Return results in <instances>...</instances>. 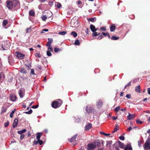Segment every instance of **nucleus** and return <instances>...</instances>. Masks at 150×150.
Segmentation results:
<instances>
[{
	"mask_svg": "<svg viewBox=\"0 0 150 150\" xmlns=\"http://www.w3.org/2000/svg\"><path fill=\"white\" fill-rule=\"evenodd\" d=\"M7 6L9 9H11L15 7L17 5L19 4L18 1L13 0L12 1L8 0L6 1Z\"/></svg>",
	"mask_w": 150,
	"mask_h": 150,
	"instance_id": "nucleus-1",
	"label": "nucleus"
},
{
	"mask_svg": "<svg viewBox=\"0 0 150 150\" xmlns=\"http://www.w3.org/2000/svg\"><path fill=\"white\" fill-rule=\"evenodd\" d=\"M100 143L98 141L89 144L88 145V150H93L96 147H98L100 146Z\"/></svg>",
	"mask_w": 150,
	"mask_h": 150,
	"instance_id": "nucleus-2",
	"label": "nucleus"
},
{
	"mask_svg": "<svg viewBox=\"0 0 150 150\" xmlns=\"http://www.w3.org/2000/svg\"><path fill=\"white\" fill-rule=\"evenodd\" d=\"M8 41H4L0 43V50H7L9 47Z\"/></svg>",
	"mask_w": 150,
	"mask_h": 150,
	"instance_id": "nucleus-3",
	"label": "nucleus"
},
{
	"mask_svg": "<svg viewBox=\"0 0 150 150\" xmlns=\"http://www.w3.org/2000/svg\"><path fill=\"white\" fill-rule=\"evenodd\" d=\"M58 101H54L52 104V107L54 108H56L59 107L62 104V101L61 100H58Z\"/></svg>",
	"mask_w": 150,
	"mask_h": 150,
	"instance_id": "nucleus-4",
	"label": "nucleus"
},
{
	"mask_svg": "<svg viewBox=\"0 0 150 150\" xmlns=\"http://www.w3.org/2000/svg\"><path fill=\"white\" fill-rule=\"evenodd\" d=\"M71 26L72 27H77L79 26V21L77 19L73 18L71 22Z\"/></svg>",
	"mask_w": 150,
	"mask_h": 150,
	"instance_id": "nucleus-5",
	"label": "nucleus"
},
{
	"mask_svg": "<svg viewBox=\"0 0 150 150\" xmlns=\"http://www.w3.org/2000/svg\"><path fill=\"white\" fill-rule=\"evenodd\" d=\"M17 57L19 59H23L25 56V54L19 52H16L15 54Z\"/></svg>",
	"mask_w": 150,
	"mask_h": 150,
	"instance_id": "nucleus-6",
	"label": "nucleus"
},
{
	"mask_svg": "<svg viewBox=\"0 0 150 150\" xmlns=\"http://www.w3.org/2000/svg\"><path fill=\"white\" fill-rule=\"evenodd\" d=\"M144 149L145 150L150 149V139L149 138H148L146 141L144 145Z\"/></svg>",
	"mask_w": 150,
	"mask_h": 150,
	"instance_id": "nucleus-7",
	"label": "nucleus"
},
{
	"mask_svg": "<svg viewBox=\"0 0 150 150\" xmlns=\"http://www.w3.org/2000/svg\"><path fill=\"white\" fill-rule=\"evenodd\" d=\"M124 144L120 142L118 143V144L116 146L115 150H123Z\"/></svg>",
	"mask_w": 150,
	"mask_h": 150,
	"instance_id": "nucleus-8",
	"label": "nucleus"
},
{
	"mask_svg": "<svg viewBox=\"0 0 150 150\" xmlns=\"http://www.w3.org/2000/svg\"><path fill=\"white\" fill-rule=\"evenodd\" d=\"M85 110L88 113L94 112L95 111V109L93 108L87 106L86 107Z\"/></svg>",
	"mask_w": 150,
	"mask_h": 150,
	"instance_id": "nucleus-9",
	"label": "nucleus"
},
{
	"mask_svg": "<svg viewBox=\"0 0 150 150\" xmlns=\"http://www.w3.org/2000/svg\"><path fill=\"white\" fill-rule=\"evenodd\" d=\"M127 119L128 120H130L131 119H133L134 118V116L132 114H130L129 113V115L127 116Z\"/></svg>",
	"mask_w": 150,
	"mask_h": 150,
	"instance_id": "nucleus-10",
	"label": "nucleus"
},
{
	"mask_svg": "<svg viewBox=\"0 0 150 150\" xmlns=\"http://www.w3.org/2000/svg\"><path fill=\"white\" fill-rule=\"evenodd\" d=\"M102 103L101 100H99L97 102V106L98 108H100L102 107Z\"/></svg>",
	"mask_w": 150,
	"mask_h": 150,
	"instance_id": "nucleus-11",
	"label": "nucleus"
},
{
	"mask_svg": "<svg viewBox=\"0 0 150 150\" xmlns=\"http://www.w3.org/2000/svg\"><path fill=\"white\" fill-rule=\"evenodd\" d=\"M16 98L17 97L15 95H11L10 96V99L13 101L15 100Z\"/></svg>",
	"mask_w": 150,
	"mask_h": 150,
	"instance_id": "nucleus-12",
	"label": "nucleus"
},
{
	"mask_svg": "<svg viewBox=\"0 0 150 150\" xmlns=\"http://www.w3.org/2000/svg\"><path fill=\"white\" fill-rule=\"evenodd\" d=\"M124 150H132L131 145L130 144H128L126 146L124 149Z\"/></svg>",
	"mask_w": 150,
	"mask_h": 150,
	"instance_id": "nucleus-13",
	"label": "nucleus"
},
{
	"mask_svg": "<svg viewBox=\"0 0 150 150\" xmlns=\"http://www.w3.org/2000/svg\"><path fill=\"white\" fill-rule=\"evenodd\" d=\"M53 42V40L52 38H48V41L47 44L46 45V46H51V44Z\"/></svg>",
	"mask_w": 150,
	"mask_h": 150,
	"instance_id": "nucleus-14",
	"label": "nucleus"
},
{
	"mask_svg": "<svg viewBox=\"0 0 150 150\" xmlns=\"http://www.w3.org/2000/svg\"><path fill=\"white\" fill-rule=\"evenodd\" d=\"M18 123V120L17 119H15L14 120V121L13 123V128L16 127Z\"/></svg>",
	"mask_w": 150,
	"mask_h": 150,
	"instance_id": "nucleus-15",
	"label": "nucleus"
},
{
	"mask_svg": "<svg viewBox=\"0 0 150 150\" xmlns=\"http://www.w3.org/2000/svg\"><path fill=\"white\" fill-rule=\"evenodd\" d=\"M91 126H92L91 124H90L87 125L85 126V130L86 131H87V130H89V129H91Z\"/></svg>",
	"mask_w": 150,
	"mask_h": 150,
	"instance_id": "nucleus-16",
	"label": "nucleus"
},
{
	"mask_svg": "<svg viewBox=\"0 0 150 150\" xmlns=\"http://www.w3.org/2000/svg\"><path fill=\"white\" fill-rule=\"evenodd\" d=\"M4 79V75L3 73L0 74V81L2 82Z\"/></svg>",
	"mask_w": 150,
	"mask_h": 150,
	"instance_id": "nucleus-17",
	"label": "nucleus"
},
{
	"mask_svg": "<svg viewBox=\"0 0 150 150\" xmlns=\"http://www.w3.org/2000/svg\"><path fill=\"white\" fill-rule=\"evenodd\" d=\"M90 28L91 30V31L93 32H95V31H96L97 30L96 28L93 25H90Z\"/></svg>",
	"mask_w": 150,
	"mask_h": 150,
	"instance_id": "nucleus-18",
	"label": "nucleus"
},
{
	"mask_svg": "<svg viewBox=\"0 0 150 150\" xmlns=\"http://www.w3.org/2000/svg\"><path fill=\"white\" fill-rule=\"evenodd\" d=\"M77 136V134H76L74 135V137H72L70 140L69 141L71 142L74 141H75L76 140V137Z\"/></svg>",
	"mask_w": 150,
	"mask_h": 150,
	"instance_id": "nucleus-19",
	"label": "nucleus"
},
{
	"mask_svg": "<svg viewBox=\"0 0 150 150\" xmlns=\"http://www.w3.org/2000/svg\"><path fill=\"white\" fill-rule=\"evenodd\" d=\"M135 91L136 92L140 93V86H138L136 87L135 88Z\"/></svg>",
	"mask_w": 150,
	"mask_h": 150,
	"instance_id": "nucleus-20",
	"label": "nucleus"
},
{
	"mask_svg": "<svg viewBox=\"0 0 150 150\" xmlns=\"http://www.w3.org/2000/svg\"><path fill=\"white\" fill-rule=\"evenodd\" d=\"M115 26L114 24H112L110 26V30L111 31H114L115 28Z\"/></svg>",
	"mask_w": 150,
	"mask_h": 150,
	"instance_id": "nucleus-21",
	"label": "nucleus"
},
{
	"mask_svg": "<svg viewBox=\"0 0 150 150\" xmlns=\"http://www.w3.org/2000/svg\"><path fill=\"white\" fill-rule=\"evenodd\" d=\"M42 133H38L37 134L36 139L38 140H39L40 139Z\"/></svg>",
	"mask_w": 150,
	"mask_h": 150,
	"instance_id": "nucleus-22",
	"label": "nucleus"
},
{
	"mask_svg": "<svg viewBox=\"0 0 150 150\" xmlns=\"http://www.w3.org/2000/svg\"><path fill=\"white\" fill-rule=\"evenodd\" d=\"M26 131V129H24L22 130L18 131L17 132L19 134H21L25 133Z\"/></svg>",
	"mask_w": 150,
	"mask_h": 150,
	"instance_id": "nucleus-23",
	"label": "nucleus"
},
{
	"mask_svg": "<svg viewBox=\"0 0 150 150\" xmlns=\"http://www.w3.org/2000/svg\"><path fill=\"white\" fill-rule=\"evenodd\" d=\"M18 93L20 97L21 98H23L24 96L23 93L22 92V91L21 90H19Z\"/></svg>",
	"mask_w": 150,
	"mask_h": 150,
	"instance_id": "nucleus-24",
	"label": "nucleus"
},
{
	"mask_svg": "<svg viewBox=\"0 0 150 150\" xmlns=\"http://www.w3.org/2000/svg\"><path fill=\"white\" fill-rule=\"evenodd\" d=\"M106 145L108 146H110L112 143V141H107L106 142Z\"/></svg>",
	"mask_w": 150,
	"mask_h": 150,
	"instance_id": "nucleus-25",
	"label": "nucleus"
},
{
	"mask_svg": "<svg viewBox=\"0 0 150 150\" xmlns=\"http://www.w3.org/2000/svg\"><path fill=\"white\" fill-rule=\"evenodd\" d=\"M119 126L118 125H115V127L113 131L112 132V133H113L115 132H116L117 130L118 129Z\"/></svg>",
	"mask_w": 150,
	"mask_h": 150,
	"instance_id": "nucleus-26",
	"label": "nucleus"
},
{
	"mask_svg": "<svg viewBox=\"0 0 150 150\" xmlns=\"http://www.w3.org/2000/svg\"><path fill=\"white\" fill-rule=\"evenodd\" d=\"M71 35H73L74 37H76L77 36V33L75 31L72 32L71 33Z\"/></svg>",
	"mask_w": 150,
	"mask_h": 150,
	"instance_id": "nucleus-27",
	"label": "nucleus"
},
{
	"mask_svg": "<svg viewBox=\"0 0 150 150\" xmlns=\"http://www.w3.org/2000/svg\"><path fill=\"white\" fill-rule=\"evenodd\" d=\"M74 44L75 45H79L80 44L79 41L78 40H76L75 41V42L74 43Z\"/></svg>",
	"mask_w": 150,
	"mask_h": 150,
	"instance_id": "nucleus-28",
	"label": "nucleus"
},
{
	"mask_svg": "<svg viewBox=\"0 0 150 150\" xmlns=\"http://www.w3.org/2000/svg\"><path fill=\"white\" fill-rule=\"evenodd\" d=\"M119 39V37H116L115 36H112L111 38V39L112 40H118Z\"/></svg>",
	"mask_w": 150,
	"mask_h": 150,
	"instance_id": "nucleus-29",
	"label": "nucleus"
},
{
	"mask_svg": "<svg viewBox=\"0 0 150 150\" xmlns=\"http://www.w3.org/2000/svg\"><path fill=\"white\" fill-rule=\"evenodd\" d=\"M16 110V109H14L11 112L10 115V116L11 118H12L13 117V114Z\"/></svg>",
	"mask_w": 150,
	"mask_h": 150,
	"instance_id": "nucleus-30",
	"label": "nucleus"
},
{
	"mask_svg": "<svg viewBox=\"0 0 150 150\" xmlns=\"http://www.w3.org/2000/svg\"><path fill=\"white\" fill-rule=\"evenodd\" d=\"M20 71L21 73L23 74H26V72L25 69L24 68H22L21 69Z\"/></svg>",
	"mask_w": 150,
	"mask_h": 150,
	"instance_id": "nucleus-31",
	"label": "nucleus"
},
{
	"mask_svg": "<svg viewBox=\"0 0 150 150\" xmlns=\"http://www.w3.org/2000/svg\"><path fill=\"white\" fill-rule=\"evenodd\" d=\"M93 34L92 36H96L98 35H100L99 33H98V34H97V33L96 32V31H95V32H93Z\"/></svg>",
	"mask_w": 150,
	"mask_h": 150,
	"instance_id": "nucleus-32",
	"label": "nucleus"
},
{
	"mask_svg": "<svg viewBox=\"0 0 150 150\" xmlns=\"http://www.w3.org/2000/svg\"><path fill=\"white\" fill-rule=\"evenodd\" d=\"M66 33L65 31L60 32L59 33V34L61 35H64L66 34Z\"/></svg>",
	"mask_w": 150,
	"mask_h": 150,
	"instance_id": "nucleus-33",
	"label": "nucleus"
},
{
	"mask_svg": "<svg viewBox=\"0 0 150 150\" xmlns=\"http://www.w3.org/2000/svg\"><path fill=\"white\" fill-rule=\"evenodd\" d=\"M100 134H103L105 136H109L110 134H106L103 132H100Z\"/></svg>",
	"mask_w": 150,
	"mask_h": 150,
	"instance_id": "nucleus-34",
	"label": "nucleus"
},
{
	"mask_svg": "<svg viewBox=\"0 0 150 150\" xmlns=\"http://www.w3.org/2000/svg\"><path fill=\"white\" fill-rule=\"evenodd\" d=\"M47 16L46 15L43 16L42 17V19L44 21H45L47 19Z\"/></svg>",
	"mask_w": 150,
	"mask_h": 150,
	"instance_id": "nucleus-35",
	"label": "nucleus"
},
{
	"mask_svg": "<svg viewBox=\"0 0 150 150\" xmlns=\"http://www.w3.org/2000/svg\"><path fill=\"white\" fill-rule=\"evenodd\" d=\"M32 112V110L31 109H30L29 111L25 112L24 113L26 114H30Z\"/></svg>",
	"mask_w": 150,
	"mask_h": 150,
	"instance_id": "nucleus-36",
	"label": "nucleus"
},
{
	"mask_svg": "<svg viewBox=\"0 0 150 150\" xmlns=\"http://www.w3.org/2000/svg\"><path fill=\"white\" fill-rule=\"evenodd\" d=\"M8 23V21L6 20H4L3 21V24L4 26H5Z\"/></svg>",
	"mask_w": 150,
	"mask_h": 150,
	"instance_id": "nucleus-37",
	"label": "nucleus"
},
{
	"mask_svg": "<svg viewBox=\"0 0 150 150\" xmlns=\"http://www.w3.org/2000/svg\"><path fill=\"white\" fill-rule=\"evenodd\" d=\"M49 47L48 50V51H50L52 52L53 51V49L52 48V47L51 46H49Z\"/></svg>",
	"mask_w": 150,
	"mask_h": 150,
	"instance_id": "nucleus-38",
	"label": "nucleus"
},
{
	"mask_svg": "<svg viewBox=\"0 0 150 150\" xmlns=\"http://www.w3.org/2000/svg\"><path fill=\"white\" fill-rule=\"evenodd\" d=\"M136 122H137V123L138 125L142 124L143 122L142 121L139 120H137L136 121Z\"/></svg>",
	"mask_w": 150,
	"mask_h": 150,
	"instance_id": "nucleus-39",
	"label": "nucleus"
},
{
	"mask_svg": "<svg viewBox=\"0 0 150 150\" xmlns=\"http://www.w3.org/2000/svg\"><path fill=\"white\" fill-rule=\"evenodd\" d=\"M34 12L33 11L31 10L29 12V14L30 16H33L34 15Z\"/></svg>",
	"mask_w": 150,
	"mask_h": 150,
	"instance_id": "nucleus-40",
	"label": "nucleus"
},
{
	"mask_svg": "<svg viewBox=\"0 0 150 150\" xmlns=\"http://www.w3.org/2000/svg\"><path fill=\"white\" fill-rule=\"evenodd\" d=\"M48 30L47 29H43L41 33H45V32H48Z\"/></svg>",
	"mask_w": 150,
	"mask_h": 150,
	"instance_id": "nucleus-41",
	"label": "nucleus"
},
{
	"mask_svg": "<svg viewBox=\"0 0 150 150\" xmlns=\"http://www.w3.org/2000/svg\"><path fill=\"white\" fill-rule=\"evenodd\" d=\"M9 122L8 121H7L4 124L5 127H7L9 124Z\"/></svg>",
	"mask_w": 150,
	"mask_h": 150,
	"instance_id": "nucleus-42",
	"label": "nucleus"
},
{
	"mask_svg": "<svg viewBox=\"0 0 150 150\" xmlns=\"http://www.w3.org/2000/svg\"><path fill=\"white\" fill-rule=\"evenodd\" d=\"M35 56L37 57L40 58L41 57V55L39 53H36L35 54Z\"/></svg>",
	"mask_w": 150,
	"mask_h": 150,
	"instance_id": "nucleus-43",
	"label": "nucleus"
},
{
	"mask_svg": "<svg viewBox=\"0 0 150 150\" xmlns=\"http://www.w3.org/2000/svg\"><path fill=\"white\" fill-rule=\"evenodd\" d=\"M50 51H47V54L48 56H50L52 55L51 53L50 52Z\"/></svg>",
	"mask_w": 150,
	"mask_h": 150,
	"instance_id": "nucleus-44",
	"label": "nucleus"
},
{
	"mask_svg": "<svg viewBox=\"0 0 150 150\" xmlns=\"http://www.w3.org/2000/svg\"><path fill=\"white\" fill-rule=\"evenodd\" d=\"M98 35V36L97 38V39L100 40L102 38L103 35L101 34V35L100 34L99 35Z\"/></svg>",
	"mask_w": 150,
	"mask_h": 150,
	"instance_id": "nucleus-45",
	"label": "nucleus"
},
{
	"mask_svg": "<svg viewBox=\"0 0 150 150\" xmlns=\"http://www.w3.org/2000/svg\"><path fill=\"white\" fill-rule=\"evenodd\" d=\"M30 75H35L34 71L33 69H31Z\"/></svg>",
	"mask_w": 150,
	"mask_h": 150,
	"instance_id": "nucleus-46",
	"label": "nucleus"
},
{
	"mask_svg": "<svg viewBox=\"0 0 150 150\" xmlns=\"http://www.w3.org/2000/svg\"><path fill=\"white\" fill-rule=\"evenodd\" d=\"M89 21L92 22H94L96 21V19L94 18H90L89 19Z\"/></svg>",
	"mask_w": 150,
	"mask_h": 150,
	"instance_id": "nucleus-47",
	"label": "nucleus"
},
{
	"mask_svg": "<svg viewBox=\"0 0 150 150\" xmlns=\"http://www.w3.org/2000/svg\"><path fill=\"white\" fill-rule=\"evenodd\" d=\"M54 51L55 52H57L58 51H60L61 50L60 49L57 48H55L54 49Z\"/></svg>",
	"mask_w": 150,
	"mask_h": 150,
	"instance_id": "nucleus-48",
	"label": "nucleus"
},
{
	"mask_svg": "<svg viewBox=\"0 0 150 150\" xmlns=\"http://www.w3.org/2000/svg\"><path fill=\"white\" fill-rule=\"evenodd\" d=\"M61 4H60V3H59V2H57V7L58 8H60L61 6Z\"/></svg>",
	"mask_w": 150,
	"mask_h": 150,
	"instance_id": "nucleus-49",
	"label": "nucleus"
},
{
	"mask_svg": "<svg viewBox=\"0 0 150 150\" xmlns=\"http://www.w3.org/2000/svg\"><path fill=\"white\" fill-rule=\"evenodd\" d=\"M120 110V107L119 106H118L115 109V110L116 112Z\"/></svg>",
	"mask_w": 150,
	"mask_h": 150,
	"instance_id": "nucleus-50",
	"label": "nucleus"
},
{
	"mask_svg": "<svg viewBox=\"0 0 150 150\" xmlns=\"http://www.w3.org/2000/svg\"><path fill=\"white\" fill-rule=\"evenodd\" d=\"M100 29L103 31H105L106 30V28L105 27H102L100 28Z\"/></svg>",
	"mask_w": 150,
	"mask_h": 150,
	"instance_id": "nucleus-51",
	"label": "nucleus"
},
{
	"mask_svg": "<svg viewBox=\"0 0 150 150\" xmlns=\"http://www.w3.org/2000/svg\"><path fill=\"white\" fill-rule=\"evenodd\" d=\"M131 85V82H129L125 86V88H126L127 87H128V86H130Z\"/></svg>",
	"mask_w": 150,
	"mask_h": 150,
	"instance_id": "nucleus-52",
	"label": "nucleus"
},
{
	"mask_svg": "<svg viewBox=\"0 0 150 150\" xmlns=\"http://www.w3.org/2000/svg\"><path fill=\"white\" fill-rule=\"evenodd\" d=\"M126 97L129 99H130L131 98V95L130 94H127L126 95Z\"/></svg>",
	"mask_w": 150,
	"mask_h": 150,
	"instance_id": "nucleus-53",
	"label": "nucleus"
},
{
	"mask_svg": "<svg viewBox=\"0 0 150 150\" xmlns=\"http://www.w3.org/2000/svg\"><path fill=\"white\" fill-rule=\"evenodd\" d=\"M54 2L53 1H50L48 2L49 4L51 6L53 5Z\"/></svg>",
	"mask_w": 150,
	"mask_h": 150,
	"instance_id": "nucleus-54",
	"label": "nucleus"
},
{
	"mask_svg": "<svg viewBox=\"0 0 150 150\" xmlns=\"http://www.w3.org/2000/svg\"><path fill=\"white\" fill-rule=\"evenodd\" d=\"M119 139L121 140H124L125 139V138L124 136H122L119 137Z\"/></svg>",
	"mask_w": 150,
	"mask_h": 150,
	"instance_id": "nucleus-55",
	"label": "nucleus"
},
{
	"mask_svg": "<svg viewBox=\"0 0 150 150\" xmlns=\"http://www.w3.org/2000/svg\"><path fill=\"white\" fill-rule=\"evenodd\" d=\"M38 105H36L35 106H32L31 107V108H38Z\"/></svg>",
	"mask_w": 150,
	"mask_h": 150,
	"instance_id": "nucleus-56",
	"label": "nucleus"
},
{
	"mask_svg": "<svg viewBox=\"0 0 150 150\" xmlns=\"http://www.w3.org/2000/svg\"><path fill=\"white\" fill-rule=\"evenodd\" d=\"M38 143L40 145H41L43 143V142L40 140H38Z\"/></svg>",
	"mask_w": 150,
	"mask_h": 150,
	"instance_id": "nucleus-57",
	"label": "nucleus"
},
{
	"mask_svg": "<svg viewBox=\"0 0 150 150\" xmlns=\"http://www.w3.org/2000/svg\"><path fill=\"white\" fill-rule=\"evenodd\" d=\"M24 137V135L23 134H21L20 136V139L21 140H22L23 139Z\"/></svg>",
	"mask_w": 150,
	"mask_h": 150,
	"instance_id": "nucleus-58",
	"label": "nucleus"
},
{
	"mask_svg": "<svg viewBox=\"0 0 150 150\" xmlns=\"http://www.w3.org/2000/svg\"><path fill=\"white\" fill-rule=\"evenodd\" d=\"M26 32L27 33H29L31 31V30L30 29V28H28L26 29Z\"/></svg>",
	"mask_w": 150,
	"mask_h": 150,
	"instance_id": "nucleus-59",
	"label": "nucleus"
},
{
	"mask_svg": "<svg viewBox=\"0 0 150 150\" xmlns=\"http://www.w3.org/2000/svg\"><path fill=\"white\" fill-rule=\"evenodd\" d=\"M38 140L37 141H35L34 143V144L37 145L38 143Z\"/></svg>",
	"mask_w": 150,
	"mask_h": 150,
	"instance_id": "nucleus-60",
	"label": "nucleus"
},
{
	"mask_svg": "<svg viewBox=\"0 0 150 150\" xmlns=\"http://www.w3.org/2000/svg\"><path fill=\"white\" fill-rule=\"evenodd\" d=\"M102 34L105 36L108 35V33H103Z\"/></svg>",
	"mask_w": 150,
	"mask_h": 150,
	"instance_id": "nucleus-61",
	"label": "nucleus"
},
{
	"mask_svg": "<svg viewBox=\"0 0 150 150\" xmlns=\"http://www.w3.org/2000/svg\"><path fill=\"white\" fill-rule=\"evenodd\" d=\"M148 94L150 95V88H148L147 89Z\"/></svg>",
	"mask_w": 150,
	"mask_h": 150,
	"instance_id": "nucleus-62",
	"label": "nucleus"
},
{
	"mask_svg": "<svg viewBox=\"0 0 150 150\" xmlns=\"http://www.w3.org/2000/svg\"><path fill=\"white\" fill-rule=\"evenodd\" d=\"M132 128L131 127H129L128 129V131L129 132L131 130H132Z\"/></svg>",
	"mask_w": 150,
	"mask_h": 150,
	"instance_id": "nucleus-63",
	"label": "nucleus"
},
{
	"mask_svg": "<svg viewBox=\"0 0 150 150\" xmlns=\"http://www.w3.org/2000/svg\"><path fill=\"white\" fill-rule=\"evenodd\" d=\"M85 32L87 34L88 33V28H86L85 30Z\"/></svg>",
	"mask_w": 150,
	"mask_h": 150,
	"instance_id": "nucleus-64",
	"label": "nucleus"
}]
</instances>
